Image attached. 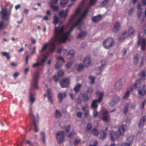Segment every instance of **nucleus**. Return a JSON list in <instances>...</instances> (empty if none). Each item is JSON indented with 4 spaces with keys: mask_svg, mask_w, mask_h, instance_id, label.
I'll list each match as a JSON object with an SVG mask.
<instances>
[{
    "mask_svg": "<svg viewBox=\"0 0 146 146\" xmlns=\"http://www.w3.org/2000/svg\"><path fill=\"white\" fill-rule=\"evenodd\" d=\"M139 56L137 55H136L133 58V63L134 64H136L138 62L139 60Z\"/></svg>",
    "mask_w": 146,
    "mask_h": 146,
    "instance_id": "58836bf2",
    "label": "nucleus"
},
{
    "mask_svg": "<svg viewBox=\"0 0 146 146\" xmlns=\"http://www.w3.org/2000/svg\"><path fill=\"white\" fill-rule=\"evenodd\" d=\"M80 8H77L75 11V14L77 16L78 15L80 12Z\"/></svg>",
    "mask_w": 146,
    "mask_h": 146,
    "instance_id": "0e129e2a",
    "label": "nucleus"
},
{
    "mask_svg": "<svg viewBox=\"0 0 146 146\" xmlns=\"http://www.w3.org/2000/svg\"><path fill=\"white\" fill-rule=\"evenodd\" d=\"M78 26L75 23H74L71 27L69 29L70 31L72 32L74 29L76 27Z\"/></svg>",
    "mask_w": 146,
    "mask_h": 146,
    "instance_id": "603ef678",
    "label": "nucleus"
},
{
    "mask_svg": "<svg viewBox=\"0 0 146 146\" xmlns=\"http://www.w3.org/2000/svg\"><path fill=\"white\" fill-rule=\"evenodd\" d=\"M119 100L120 98L119 96L116 95L114 96L111 99L110 104L111 106H114L119 102Z\"/></svg>",
    "mask_w": 146,
    "mask_h": 146,
    "instance_id": "9b49d317",
    "label": "nucleus"
},
{
    "mask_svg": "<svg viewBox=\"0 0 146 146\" xmlns=\"http://www.w3.org/2000/svg\"><path fill=\"white\" fill-rule=\"evenodd\" d=\"M127 50L126 48L123 49L121 51V53L123 56H125L126 54Z\"/></svg>",
    "mask_w": 146,
    "mask_h": 146,
    "instance_id": "338daca9",
    "label": "nucleus"
},
{
    "mask_svg": "<svg viewBox=\"0 0 146 146\" xmlns=\"http://www.w3.org/2000/svg\"><path fill=\"white\" fill-rule=\"evenodd\" d=\"M108 1V0H104L101 3V5L105 6L107 4Z\"/></svg>",
    "mask_w": 146,
    "mask_h": 146,
    "instance_id": "680f3d73",
    "label": "nucleus"
},
{
    "mask_svg": "<svg viewBox=\"0 0 146 146\" xmlns=\"http://www.w3.org/2000/svg\"><path fill=\"white\" fill-rule=\"evenodd\" d=\"M1 54L3 56H5L8 60H9L10 59L9 53L6 52H2Z\"/></svg>",
    "mask_w": 146,
    "mask_h": 146,
    "instance_id": "c9c22d12",
    "label": "nucleus"
},
{
    "mask_svg": "<svg viewBox=\"0 0 146 146\" xmlns=\"http://www.w3.org/2000/svg\"><path fill=\"white\" fill-rule=\"evenodd\" d=\"M84 66L82 64H80L78 65L77 68V70L78 71L82 70L84 68Z\"/></svg>",
    "mask_w": 146,
    "mask_h": 146,
    "instance_id": "a19ab883",
    "label": "nucleus"
},
{
    "mask_svg": "<svg viewBox=\"0 0 146 146\" xmlns=\"http://www.w3.org/2000/svg\"><path fill=\"white\" fill-rule=\"evenodd\" d=\"M29 115L31 117H32L34 119H33V122L34 123V126L35 127V132H37L38 131V130L37 128L38 126L34 119L35 118V116L33 114L32 108H30L29 110Z\"/></svg>",
    "mask_w": 146,
    "mask_h": 146,
    "instance_id": "f8f14e48",
    "label": "nucleus"
},
{
    "mask_svg": "<svg viewBox=\"0 0 146 146\" xmlns=\"http://www.w3.org/2000/svg\"><path fill=\"white\" fill-rule=\"evenodd\" d=\"M82 97L83 98V101L84 102H86L88 100H90V98L88 94H83L82 96Z\"/></svg>",
    "mask_w": 146,
    "mask_h": 146,
    "instance_id": "f704fd0d",
    "label": "nucleus"
},
{
    "mask_svg": "<svg viewBox=\"0 0 146 146\" xmlns=\"http://www.w3.org/2000/svg\"><path fill=\"white\" fill-rule=\"evenodd\" d=\"M120 23L117 22L114 24L113 28V31L114 33H117L120 29Z\"/></svg>",
    "mask_w": 146,
    "mask_h": 146,
    "instance_id": "a211bd4d",
    "label": "nucleus"
},
{
    "mask_svg": "<svg viewBox=\"0 0 146 146\" xmlns=\"http://www.w3.org/2000/svg\"><path fill=\"white\" fill-rule=\"evenodd\" d=\"M74 50H72L70 51L66 55L67 58L68 60L74 57Z\"/></svg>",
    "mask_w": 146,
    "mask_h": 146,
    "instance_id": "aec40b11",
    "label": "nucleus"
},
{
    "mask_svg": "<svg viewBox=\"0 0 146 146\" xmlns=\"http://www.w3.org/2000/svg\"><path fill=\"white\" fill-rule=\"evenodd\" d=\"M51 8L52 10L55 11H58L59 7L58 6H56L54 5H50Z\"/></svg>",
    "mask_w": 146,
    "mask_h": 146,
    "instance_id": "473e14b6",
    "label": "nucleus"
},
{
    "mask_svg": "<svg viewBox=\"0 0 146 146\" xmlns=\"http://www.w3.org/2000/svg\"><path fill=\"white\" fill-rule=\"evenodd\" d=\"M59 21V18L56 15H55L54 17L53 23L55 25H56Z\"/></svg>",
    "mask_w": 146,
    "mask_h": 146,
    "instance_id": "72a5a7b5",
    "label": "nucleus"
},
{
    "mask_svg": "<svg viewBox=\"0 0 146 146\" xmlns=\"http://www.w3.org/2000/svg\"><path fill=\"white\" fill-rule=\"evenodd\" d=\"M125 126L122 125L121 126L120 128H119V131L120 135H122L124 134L125 129Z\"/></svg>",
    "mask_w": 146,
    "mask_h": 146,
    "instance_id": "412c9836",
    "label": "nucleus"
},
{
    "mask_svg": "<svg viewBox=\"0 0 146 146\" xmlns=\"http://www.w3.org/2000/svg\"><path fill=\"white\" fill-rule=\"evenodd\" d=\"M135 30L134 29L131 27H130L129 28L128 31V34L129 36H130L131 35H133L134 34Z\"/></svg>",
    "mask_w": 146,
    "mask_h": 146,
    "instance_id": "7c9ffc66",
    "label": "nucleus"
},
{
    "mask_svg": "<svg viewBox=\"0 0 146 146\" xmlns=\"http://www.w3.org/2000/svg\"><path fill=\"white\" fill-rule=\"evenodd\" d=\"M62 116V114L57 109L55 110V117L56 119L59 118Z\"/></svg>",
    "mask_w": 146,
    "mask_h": 146,
    "instance_id": "cd10ccee",
    "label": "nucleus"
},
{
    "mask_svg": "<svg viewBox=\"0 0 146 146\" xmlns=\"http://www.w3.org/2000/svg\"><path fill=\"white\" fill-rule=\"evenodd\" d=\"M88 9H86L83 12L82 14L80 16L82 17L83 18H84L86 16V15L88 13Z\"/></svg>",
    "mask_w": 146,
    "mask_h": 146,
    "instance_id": "c03bdc74",
    "label": "nucleus"
},
{
    "mask_svg": "<svg viewBox=\"0 0 146 146\" xmlns=\"http://www.w3.org/2000/svg\"><path fill=\"white\" fill-rule=\"evenodd\" d=\"M62 65L61 63L59 61H57L55 65V68L56 69H58L61 67Z\"/></svg>",
    "mask_w": 146,
    "mask_h": 146,
    "instance_id": "4c0bfd02",
    "label": "nucleus"
},
{
    "mask_svg": "<svg viewBox=\"0 0 146 146\" xmlns=\"http://www.w3.org/2000/svg\"><path fill=\"white\" fill-rule=\"evenodd\" d=\"M121 146H130V144L125 142L121 143Z\"/></svg>",
    "mask_w": 146,
    "mask_h": 146,
    "instance_id": "774afa93",
    "label": "nucleus"
},
{
    "mask_svg": "<svg viewBox=\"0 0 146 146\" xmlns=\"http://www.w3.org/2000/svg\"><path fill=\"white\" fill-rule=\"evenodd\" d=\"M134 11V9L133 8H131L129 10L128 13V14L129 15H132L133 12Z\"/></svg>",
    "mask_w": 146,
    "mask_h": 146,
    "instance_id": "69168bd1",
    "label": "nucleus"
},
{
    "mask_svg": "<svg viewBox=\"0 0 146 146\" xmlns=\"http://www.w3.org/2000/svg\"><path fill=\"white\" fill-rule=\"evenodd\" d=\"M146 76L145 74V70H142L140 74V77L141 78H143L145 77Z\"/></svg>",
    "mask_w": 146,
    "mask_h": 146,
    "instance_id": "de8ad7c7",
    "label": "nucleus"
},
{
    "mask_svg": "<svg viewBox=\"0 0 146 146\" xmlns=\"http://www.w3.org/2000/svg\"><path fill=\"white\" fill-rule=\"evenodd\" d=\"M56 136L58 143L60 145L64 140V132L62 131H58L56 133Z\"/></svg>",
    "mask_w": 146,
    "mask_h": 146,
    "instance_id": "6e6552de",
    "label": "nucleus"
},
{
    "mask_svg": "<svg viewBox=\"0 0 146 146\" xmlns=\"http://www.w3.org/2000/svg\"><path fill=\"white\" fill-rule=\"evenodd\" d=\"M83 62L85 66L86 67H88L90 66L91 61L89 56H86L84 59L83 60Z\"/></svg>",
    "mask_w": 146,
    "mask_h": 146,
    "instance_id": "2eb2a0df",
    "label": "nucleus"
},
{
    "mask_svg": "<svg viewBox=\"0 0 146 146\" xmlns=\"http://www.w3.org/2000/svg\"><path fill=\"white\" fill-rule=\"evenodd\" d=\"M89 78L91 80V82L92 84H94L95 82V77L94 76H89Z\"/></svg>",
    "mask_w": 146,
    "mask_h": 146,
    "instance_id": "09e8293b",
    "label": "nucleus"
},
{
    "mask_svg": "<svg viewBox=\"0 0 146 146\" xmlns=\"http://www.w3.org/2000/svg\"><path fill=\"white\" fill-rule=\"evenodd\" d=\"M43 57L42 58V59L40 60V63L41 64V65H42L44 62L46 61L48 56L46 54V55L45 54H44L43 55Z\"/></svg>",
    "mask_w": 146,
    "mask_h": 146,
    "instance_id": "c756f323",
    "label": "nucleus"
},
{
    "mask_svg": "<svg viewBox=\"0 0 146 146\" xmlns=\"http://www.w3.org/2000/svg\"><path fill=\"white\" fill-rule=\"evenodd\" d=\"M76 16L77 15L75 14L72 15H71L70 18L69 19V22L70 23L72 21V20L75 19Z\"/></svg>",
    "mask_w": 146,
    "mask_h": 146,
    "instance_id": "864d4df0",
    "label": "nucleus"
},
{
    "mask_svg": "<svg viewBox=\"0 0 146 146\" xmlns=\"http://www.w3.org/2000/svg\"><path fill=\"white\" fill-rule=\"evenodd\" d=\"M101 118L102 121L107 122L110 120V116L108 111L105 110L100 113Z\"/></svg>",
    "mask_w": 146,
    "mask_h": 146,
    "instance_id": "0eeeda50",
    "label": "nucleus"
},
{
    "mask_svg": "<svg viewBox=\"0 0 146 146\" xmlns=\"http://www.w3.org/2000/svg\"><path fill=\"white\" fill-rule=\"evenodd\" d=\"M86 92L87 93H89L90 95L91 96L93 92V90L91 87H89L88 88Z\"/></svg>",
    "mask_w": 146,
    "mask_h": 146,
    "instance_id": "49530a36",
    "label": "nucleus"
},
{
    "mask_svg": "<svg viewBox=\"0 0 146 146\" xmlns=\"http://www.w3.org/2000/svg\"><path fill=\"white\" fill-rule=\"evenodd\" d=\"M72 5V3L70 4L68 6V8L65 10V11L64 10L61 11H60L58 13V15L61 18L64 17V19H65L68 14V11L69 9L68 7H70Z\"/></svg>",
    "mask_w": 146,
    "mask_h": 146,
    "instance_id": "1a4fd4ad",
    "label": "nucleus"
},
{
    "mask_svg": "<svg viewBox=\"0 0 146 146\" xmlns=\"http://www.w3.org/2000/svg\"><path fill=\"white\" fill-rule=\"evenodd\" d=\"M97 109H93L94 110L93 112V115L94 117H96L98 115V113L97 111Z\"/></svg>",
    "mask_w": 146,
    "mask_h": 146,
    "instance_id": "3c124183",
    "label": "nucleus"
},
{
    "mask_svg": "<svg viewBox=\"0 0 146 146\" xmlns=\"http://www.w3.org/2000/svg\"><path fill=\"white\" fill-rule=\"evenodd\" d=\"M146 119V116H142L138 124V126L139 128H143L145 125V122Z\"/></svg>",
    "mask_w": 146,
    "mask_h": 146,
    "instance_id": "f3484780",
    "label": "nucleus"
},
{
    "mask_svg": "<svg viewBox=\"0 0 146 146\" xmlns=\"http://www.w3.org/2000/svg\"><path fill=\"white\" fill-rule=\"evenodd\" d=\"M5 28L3 22L0 21V29H4Z\"/></svg>",
    "mask_w": 146,
    "mask_h": 146,
    "instance_id": "bf43d9fd",
    "label": "nucleus"
},
{
    "mask_svg": "<svg viewBox=\"0 0 146 146\" xmlns=\"http://www.w3.org/2000/svg\"><path fill=\"white\" fill-rule=\"evenodd\" d=\"M58 0H51L49 2L50 5H53V4H56L58 3Z\"/></svg>",
    "mask_w": 146,
    "mask_h": 146,
    "instance_id": "5fc2aeb1",
    "label": "nucleus"
},
{
    "mask_svg": "<svg viewBox=\"0 0 146 146\" xmlns=\"http://www.w3.org/2000/svg\"><path fill=\"white\" fill-rule=\"evenodd\" d=\"M39 72L38 71L35 72L33 75V80L31 82L32 88L30 90V96L29 100L31 103L33 104L35 100L33 92V88L38 89V85L37 80L39 78Z\"/></svg>",
    "mask_w": 146,
    "mask_h": 146,
    "instance_id": "f03ea898",
    "label": "nucleus"
},
{
    "mask_svg": "<svg viewBox=\"0 0 146 146\" xmlns=\"http://www.w3.org/2000/svg\"><path fill=\"white\" fill-rule=\"evenodd\" d=\"M84 18H83L82 17L80 16L78 20L74 23L78 26H81L82 23V20Z\"/></svg>",
    "mask_w": 146,
    "mask_h": 146,
    "instance_id": "a878e982",
    "label": "nucleus"
},
{
    "mask_svg": "<svg viewBox=\"0 0 146 146\" xmlns=\"http://www.w3.org/2000/svg\"><path fill=\"white\" fill-rule=\"evenodd\" d=\"M113 42V40L112 38H109L104 40L103 44L105 48L108 49L112 46Z\"/></svg>",
    "mask_w": 146,
    "mask_h": 146,
    "instance_id": "423d86ee",
    "label": "nucleus"
},
{
    "mask_svg": "<svg viewBox=\"0 0 146 146\" xmlns=\"http://www.w3.org/2000/svg\"><path fill=\"white\" fill-rule=\"evenodd\" d=\"M92 128V125L91 123H90L87 124V126L86 128V131H89Z\"/></svg>",
    "mask_w": 146,
    "mask_h": 146,
    "instance_id": "a18cd8bd",
    "label": "nucleus"
},
{
    "mask_svg": "<svg viewBox=\"0 0 146 146\" xmlns=\"http://www.w3.org/2000/svg\"><path fill=\"white\" fill-rule=\"evenodd\" d=\"M102 18V16L98 15L97 16H94L92 17V19L94 23H96L99 21Z\"/></svg>",
    "mask_w": 146,
    "mask_h": 146,
    "instance_id": "6ab92c4d",
    "label": "nucleus"
},
{
    "mask_svg": "<svg viewBox=\"0 0 146 146\" xmlns=\"http://www.w3.org/2000/svg\"><path fill=\"white\" fill-rule=\"evenodd\" d=\"M41 64H40V62H36V63H34L33 64V66H32V67L33 68H34L35 67H38L39 66H41Z\"/></svg>",
    "mask_w": 146,
    "mask_h": 146,
    "instance_id": "13d9d810",
    "label": "nucleus"
},
{
    "mask_svg": "<svg viewBox=\"0 0 146 146\" xmlns=\"http://www.w3.org/2000/svg\"><path fill=\"white\" fill-rule=\"evenodd\" d=\"M129 104L128 103H125L124 106V108L123 109V112L124 114L125 115L128 111Z\"/></svg>",
    "mask_w": 146,
    "mask_h": 146,
    "instance_id": "4be33fe9",
    "label": "nucleus"
},
{
    "mask_svg": "<svg viewBox=\"0 0 146 146\" xmlns=\"http://www.w3.org/2000/svg\"><path fill=\"white\" fill-rule=\"evenodd\" d=\"M48 44L47 43L45 44L42 47L41 49L39 50V52L40 54H41L45 52L47 48Z\"/></svg>",
    "mask_w": 146,
    "mask_h": 146,
    "instance_id": "393cba45",
    "label": "nucleus"
},
{
    "mask_svg": "<svg viewBox=\"0 0 146 146\" xmlns=\"http://www.w3.org/2000/svg\"><path fill=\"white\" fill-rule=\"evenodd\" d=\"M48 100L52 104H53V101L52 98V95L48 96Z\"/></svg>",
    "mask_w": 146,
    "mask_h": 146,
    "instance_id": "052dcab7",
    "label": "nucleus"
},
{
    "mask_svg": "<svg viewBox=\"0 0 146 146\" xmlns=\"http://www.w3.org/2000/svg\"><path fill=\"white\" fill-rule=\"evenodd\" d=\"M68 1V0H60V5L61 7H64L66 6Z\"/></svg>",
    "mask_w": 146,
    "mask_h": 146,
    "instance_id": "b1692460",
    "label": "nucleus"
},
{
    "mask_svg": "<svg viewBox=\"0 0 146 146\" xmlns=\"http://www.w3.org/2000/svg\"><path fill=\"white\" fill-rule=\"evenodd\" d=\"M110 139L111 141H113L115 139L118 138V135H117V132L114 131H111L110 134Z\"/></svg>",
    "mask_w": 146,
    "mask_h": 146,
    "instance_id": "dca6fc26",
    "label": "nucleus"
},
{
    "mask_svg": "<svg viewBox=\"0 0 146 146\" xmlns=\"http://www.w3.org/2000/svg\"><path fill=\"white\" fill-rule=\"evenodd\" d=\"M141 80L140 79H138L137 80L136 82L133 85V87H134L135 88H137V84L138 83H140Z\"/></svg>",
    "mask_w": 146,
    "mask_h": 146,
    "instance_id": "6e6d98bb",
    "label": "nucleus"
},
{
    "mask_svg": "<svg viewBox=\"0 0 146 146\" xmlns=\"http://www.w3.org/2000/svg\"><path fill=\"white\" fill-rule=\"evenodd\" d=\"M87 34V33L85 31L81 32L77 36V39L81 38L84 36H85Z\"/></svg>",
    "mask_w": 146,
    "mask_h": 146,
    "instance_id": "bb28decb",
    "label": "nucleus"
},
{
    "mask_svg": "<svg viewBox=\"0 0 146 146\" xmlns=\"http://www.w3.org/2000/svg\"><path fill=\"white\" fill-rule=\"evenodd\" d=\"M13 5H11L10 7V13H8L7 12V9L6 8H3L1 9V11H0V17L1 15L2 14V19L3 21H7L9 19V16L11 14V12L13 8Z\"/></svg>",
    "mask_w": 146,
    "mask_h": 146,
    "instance_id": "20e7f679",
    "label": "nucleus"
},
{
    "mask_svg": "<svg viewBox=\"0 0 146 146\" xmlns=\"http://www.w3.org/2000/svg\"><path fill=\"white\" fill-rule=\"evenodd\" d=\"M70 80L69 78H64L60 81L59 83L62 88L68 87L70 85Z\"/></svg>",
    "mask_w": 146,
    "mask_h": 146,
    "instance_id": "9d476101",
    "label": "nucleus"
},
{
    "mask_svg": "<svg viewBox=\"0 0 146 146\" xmlns=\"http://www.w3.org/2000/svg\"><path fill=\"white\" fill-rule=\"evenodd\" d=\"M96 94L97 96H99V98L98 100H94L93 101L91 104V109L92 110L97 109L98 105L97 103V102L99 103L101 102L102 100L104 94L103 92L98 91L96 92Z\"/></svg>",
    "mask_w": 146,
    "mask_h": 146,
    "instance_id": "7ed1b4c3",
    "label": "nucleus"
},
{
    "mask_svg": "<svg viewBox=\"0 0 146 146\" xmlns=\"http://www.w3.org/2000/svg\"><path fill=\"white\" fill-rule=\"evenodd\" d=\"M64 26L55 27L54 31V37L57 39L59 43L65 42L68 38V37L72 32L69 30L66 33H64Z\"/></svg>",
    "mask_w": 146,
    "mask_h": 146,
    "instance_id": "f257e3e1",
    "label": "nucleus"
},
{
    "mask_svg": "<svg viewBox=\"0 0 146 146\" xmlns=\"http://www.w3.org/2000/svg\"><path fill=\"white\" fill-rule=\"evenodd\" d=\"M146 93V85H144L143 88L138 89V94L141 96H144Z\"/></svg>",
    "mask_w": 146,
    "mask_h": 146,
    "instance_id": "ddd939ff",
    "label": "nucleus"
},
{
    "mask_svg": "<svg viewBox=\"0 0 146 146\" xmlns=\"http://www.w3.org/2000/svg\"><path fill=\"white\" fill-rule=\"evenodd\" d=\"M92 132L95 136H98L99 135V131L98 130L96 129H94L92 130Z\"/></svg>",
    "mask_w": 146,
    "mask_h": 146,
    "instance_id": "37998d69",
    "label": "nucleus"
},
{
    "mask_svg": "<svg viewBox=\"0 0 146 146\" xmlns=\"http://www.w3.org/2000/svg\"><path fill=\"white\" fill-rule=\"evenodd\" d=\"M134 138V137L133 135H131L126 138V141L129 143H128L130 144V145H132Z\"/></svg>",
    "mask_w": 146,
    "mask_h": 146,
    "instance_id": "5701e85b",
    "label": "nucleus"
},
{
    "mask_svg": "<svg viewBox=\"0 0 146 146\" xmlns=\"http://www.w3.org/2000/svg\"><path fill=\"white\" fill-rule=\"evenodd\" d=\"M81 85L80 84H77L74 88V90L76 93L78 92L80 89Z\"/></svg>",
    "mask_w": 146,
    "mask_h": 146,
    "instance_id": "c85d7f7f",
    "label": "nucleus"
},
{
    "mask_svg": "<svg viewBox=\"0 0 146 146\" xmlns=\"http://www.w3.org/2000/svg\"><path fill=\"white\" fill-rule=\"evenodd\" d=\"M64 72L63 70H60L58 71L57 74V76L58 77H62L64 75Z\"/></svg>",
    "mask_w": 146,
    "mask_h": 146,
    "instance_id": "79ce46f5",
    "label": "nucleus"
},
{
    "mask_svg": "<svg viewBox=\"0 0 146 146\" xmlns=\"http://www.w3.org/2000/svg\"><path fill=\"white\" fill-rule=\"evenodd\" d=\"M101 66H100L99 68V70L100 71H101L102 68L103 67V66L105 65L106 63L105 61L104 60H103L101 61Z\"/></svg>",
    "mask_w": 146,
    "mask_h": 146,
    "instance_id": "8fccbe9b",
    "label": "nucleus"
},
{
    "mask_svg": "<svg viewBox=\"0 0 146 146\" xmlns=\"http://www.w3.org/2000/svg\"><path fill=\"white\" fill-rule=\"evenodd\" d=\"M82 113L81 112H77L76 113V115L78 117L81 118L82 117Z\"/></svg>",
    "mask_w": 146,
    "mask_h": 146,
    "instance_id": "e2e57ef3",
    "label": "nucleus"
},
{
    "mask_svg": "<svg viewBox=\"0 0 146 146\" xmlns=\"http://www.w3.org/2000/svg\"><path fill=\"white\" fill-rule=\"evenodd\" d=\"M67 96L66 93L64 92L63 93H59L57 96L58 99L59 100V103L60 104L62 103L63 98H64Z\"/></svg>",
    "mask_w": 146,
    "mask_h": 146,
    "instance_id": "4468645a",
    "label": "nucleus"
},
{
    "mask_svg": "<svg viewBox=\"0 0 146 146\" xmlns=\"http://www.w3.org/2000/svg\"><path fill=\"white\" fill-rule=\"evenodd\" d=\"M107 133L104 131H102V132L100 133V139L103 140L106 137Z\"/></svg>",
    "mask_w": 146,
    "mask_h": 146,
    "instance_id": "2f4dec72",
    "label": "nucleus"
},
{
    "mask_svg": "<svg viewBox=\"0 0 146 146\" xmlns=\"http://www.w3.org/2000/svg\"><path fill=\"white\" fill-rule=\"evenodd\" d=\"M65 127V131L66 132H69L70 130L71 126L70 125H68L67 126Z\"/></svg>",
    "mask_w": 146,
    "mask_h": 146,
    "instance_id": "4d7b16f0",
    "label": "nucleus"
},
{
    "mask_svg": "<svg viewBox=\"0 0 146 146\" xmlns=\"http://www.w3.org/2000/svg\"><path fill=\"white\" fill-rule=\"evenodd\" d=\"M40 134L42 137V141L44 144L46 143L45 135L44 132L41 133Z\"/></svg>",
    "mask_w": 146,
    "mask_h": 146,
    "instance_id": "ea45409f",
    "label": "nucleus"
},
{
    "mask_svg": "<svg viewBox=\"0 0 146 146\" xmlns=\"http://www.w3.org/2000/svg\"><path fill=\"white\" fill-rule=\"evenodd\" d=\"M57 40V39H56V38L54 37V36L53 38H51V44L52 45V48H49L48 51L46 53V54L48 56L49 54L52 53L54 51L56 45L60 44L61 43H59L58 42Z\"/></svg>",
    "mask_w": 146,
    "mask_h": 146,
    "instance_id": "39448f33",
    "label": "nucleus"
},
{
    "mask_svg": "<svg viewBox=\"0 0 146 146\" xmlns=\"http://www.w3.org/2000/svg\"><path fill=\"white\" fill-rule=\"evenodd\" d=\"M130 91L129 90L127 91L125 94L124 96L123 97V98L124 99H126L128 97H129L130 95Z\"/></svg>",
    "mask_w": 146,
    "mask_h": 146,
    "instance_id": "e433bc0d",
    "label": "nucleus"
}]
</instances>
